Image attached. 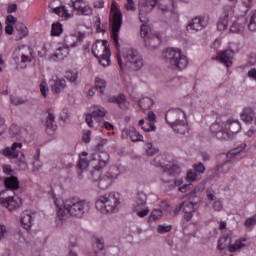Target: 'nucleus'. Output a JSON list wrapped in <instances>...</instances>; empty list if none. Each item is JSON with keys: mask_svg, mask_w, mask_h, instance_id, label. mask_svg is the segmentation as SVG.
<instances>
[{"mask_svg": "<svg viewBox=\"0 0 256 256\" xmlns=\"http://www.w3.org/2000/svg\"><path fill=\"white\" fill-rule=\"evenodd\" d=\"M4 185L6 189L0 193V203L10 212L17 211L23 205V200L19 196H9V191L19 189V180L17 177L11 176L4 180Z\"/></svg>", "mask_w": 256, "mask_h": 256, "instance_id": "f257e3e1", "label": "nucleus"}, {"mask_svg": "<svg viewBox=\"0 0 256 256\" xmlns=\"http://www.w3.org/2000/svg\"><path fill=\"white\" fill-rule=\"evenodd\" d=\"M121 71H139L143 67V56L133 48H126L116 54Z\"/></svg>", "mask_w": 256, "mask_h": 256, "instance_id": "f03ea898", "label": "nucleus"}, {"mask_svg": "<svg viewBox=\"0 0 256 256\" xmlns=\"http://www.w3.org/2000/svg\"><path fill=\"white\" fill-rule=\"evenodd\" d=\"M211 133L220 141H229L241 131V123L237 120H228L226 122L214 123L210 127Z\"/></svg>", "mask_w": 256, "mask_h": 256, "instance_id": "7ed1b4c3", "label": "nucleus"}, {"mask_svg": "<svg viewBox=\"0 0 256 256\" xmlns=\"http://www.w3.org/2000/svg\"><path fill=\"white\" fill-rule=\"evenodd\" d=\"M58 207V217L63 219L70 215V217H83L85 213V201H76L73 199L66 200L62 204L59 200H55Z\"/></svg>", "mask_w": 256, "mask_h": 256, "instance_id": "20e7f679", "label": "nucleus"}, {"mask_svg": "<svg viewBox=\"0 0 256 256\" xmlns=\"http://www.w3.org/2000/svg\"><path fill=\"white\" fill-rule=\"evenodd\" d=\"M121 207V195L119 193L110 192L100 196L96 201V209L107 215L109 213H117Z\"/></svg>", "mask_w": 256, "mask_h": 256, "instance_id": "39448f33", "label": "nucleus"}, {"mask_svg": "<svg viewBox=\"0 0 256 256\" xmlns=\"http://www.w3.org/2000/svg\"><path fill=\"white\" fill-rule=\"evenodd\" d=\"M163 57L166 65L173 71H183L189 65V60L181 52V49L168 48L165 50Z\"/></svg>", "mask_w": 256, "mask_h": 256, "instance_id": "423d86ee", "label": "nucleus"}, {"mask_svg": "<svg viewBox=\"0 0 256 256\" xmlns=\"http://www.w3.org/2000/svg\"><path fill=\"white\" fill-rule=\"evenodd\" d=\"M165 119L168 125L173 127L174 131H177V133H180L181 135H185V133H187L189 125L187 124V115L183 110H168L165 114Z\"/></svg>", "mask_w": 256, "mask_h": 256, "instance_id": "0eeeda50", "label": "nucleus"}, {"mask_svg": "<svg viewBox=\"0 0 256 256\" xmlns=\"http://www.w3.org/2000/svg\"><path fill=\"white\" fill-rule=\"evenodd\" d=\"M21 147H23V143L14 142L11 147H5L2 150V154L4 155V157H8L9 159H18V166L23 171H27V169H29V166L25 161V154H23V152L21 151L17 152V149H21Z\"/></svg>", "mask_w": 256, "mask_h": 256, "instance_id": "6e6552de", "label": "nucleus"}, {"mask_svg": "<svg viewBox=\"0 0 256 256\" xmlns=\"http://www.w3.org/2000/svg\"><path fill=\"white\" fill-rule=\"evenodd\" d=\"M112 13V40L117 49H119V31L123 25V14L117 6H111Z\"/></svg>", "mask_w": 256, "mask_h": 256, "instance_id": "1a4fd4ad", "label": "nucleus"}, {"mask_svg": "<svg viewBox=\"0 0 256 256\" xmlns=\"http://www.w3.org/2000/svg\"><path fill=\"white\" fill-rule=\"evenodd\" d=\"M144 25L141 26L140 35L144 39L145 47L148 49H157L161 44V36L159 34L149 33V26L147 25L148 22H142Z\"/></svg>", "mask_w": 256, "mask_h": 256, "instance_id": "9d476101", "label": "nucleus"}, {"mask_svg": "<svg viewBox=\"0 0 256 256\" xmlns=\"http://www.w3.org/2000/svg\"><path fill=\"white\" fill-rule=\"evenodd\" d=\"M133 211L136 213L137 217L143 219L149 215V208L147 207V194L144 192H139L137 194L135 204L133 206Z\"/></svg>", "mask_w": 256, "mask_h": 256, "instance_id": "9b49d317", "label": "nucleus"}, {"mask_svg": "<svg viewBox=\"0 0 256 256\" xmlns=\"http://www.w3.org/2000/svg\"><path fill=\"white\" fill-rule=\"evenodd\" d=\"M13 59L20 69H25L31 63V56H29V49L25 46L16 48L13 54Z\"/></svg>", "mask_w": 256, "mask_h": 256, "instance_id": "f8f14e48", "label": "nucleus"}, {"mask_svg": "<svg viewBox=\"0 0 256 256\" xmlns=\"http://www.w3.org/2000/svg\"><path fill=\"white\" fill-rule=\"evenodd\" d=\"M65 41L67 46L60 47L57 50V52L52 57L53 61H63V59L69 55V47H77L75 35L67 37Z\"/></svg>", "mask_w": 256, "mask_h": 256, "instance_id": "ddd939ff", "label": "nucleus"}, {"mask_svg": "<svg viewBox=\"0 0 256 256\" xmlns=\"http://www.w3.org/2000/svg\"><path fill=\"white\" fill-rule=\"evenodd\" d=\"M140 15L139 20L141 23H147L149 21V18L147 17V13H150V11H153L155 8V5H157V0H140Z\"/></svg>", "mask_w": 256, "mask_h": 256, "instance_id": "4468645a", "label": "nucleus"}, {"mask_svg": "<svg viewBox=\"0 0 256 256\" xmlns=\"http://www.w3.org/2000/svg\"><path fill=\"white\" fill-rule=\"evenodd\" d=\"M92 55L96 57V59H101L103 56L110 54L111 50H109V43L105 40L97 41L92 46Z\"/></svg>", "mask_w": 256, "mask_h": 256, "instance_id": "2eb2a0df", "label": "nucleus"}, {"mask_svg": "<svg viewBox=\"0 0 256 256\" xmlns=\"http://www.w3.org/2000/svg\"><path fill=\"white\" fill-rule=\"evenodd\" d=\"M233 15V6H224L217 23L218 31H225L229 27V17Z\"/></svg>", "mask_w": 256, "mask_h": 256, "instance_id": "dca6fc26", "label": "nucleus"}, {"mask_svg": "<svg viewBox=\"0 0 256 256\" xmlns=\"http://www.w3.org/2000/svg\"><path fill=\"white\" fill-rule=\"evenodd\" d=\"M74 11H77V15H91L93 9L84 0H71Z\"/></svg>", "mask_w": 256, "mask_h": 256, "instance_id": "f3484780", "label": "nucleus"}, {"mask_svg": "<svg viewBox=\"0 0 256 256\" xmlns=\"http://www.w3.org/2000/svg\"><path fill=\"white\" fill-rule=\"evenodd\" d=\"M207 20L203 17H195L190 21L187 26V31H203L204 27H207Z\"/></svg>", "mask_w": 256, "mask_h": 256, "instance_id": "a211bd4d", "label": "nucleus"}, {"mask_svg": "<svg viewBox=\"0 0 256 256\" xmlns=\"http://www.w3.org/2000/svg\"><path fill=\"white\" fill-rule=\"evenodd\" d=\"M50 87L53 93H63L67 89V81L63 78H52L50 80Z\"/></svg>", "mask_w": 256, "mask_h": 256, "instance_id": "6ab92c4d", "label": "nucleus"}, {"mask_svg": "<svg viewBox=\"0 0 256 256\" xmlns=\"http://www.w3.org/2000/svg\"><path fill=\"white\" fill-rule=\"evenodd\" d=\"M109 103H116V105L120 109H128L129 108V101H127V97L124 94H119L117 96H110L108 98Z\"/></svg>", "mask_w": 256, "mask_h": 256, "instance_id": "aec40b11", "label": "nucleus"}, {"mask_svg": "<svg viewBox=\"0 0 256 256\" xmlns=\"http://www.w3.org/2000/svg\"><path fill=\"white\" fill-rule=\"evenodd\" d=\"M115 179H117V176H113L111 173L107 172L98 180V187L100 189H108V187H111V183H113Z\"/></svg>", "mask_w": 256, "mask_h": 256, "instance_id": "412c9836", "label": "nucleus"}, {"mask_svg": "<svg viewBox=\"0 0 256 256\" xmlns=\"http://www.w3.org/2000/svg\"><path fill=\"white\" fill-rule=\"evenodd\" d=\"M218 58L226 67H231V65H233V51L231 50L219 52Z\"/></svg>", "mask_w": 256, "mask_h": 256, "instance_id": "4be33fe9", "label": "nucleus"}, {"mask_svg": "<svg viewBox=\"0 0 256 256\" xmlns=\"http://www.w3.org/2000/svg\"><path fill=\"white\" fill-rule=\"evenodd\" d=\"M247 25V20L245 18L237 19L230 26L231 33H243L245 31V27Z\"/></svg>", "mask_w": 256, "mask_h": 256, "instance_id": "5701e85b", "label": "nucleus"}, {"mask_svg": "<svg viewBox=\"0 0 256 256\" xmlns=\"http://www.w3.org/2000/svg\"><path fill=\"white\" fill-rule=\"evenodd\" d=\"M240 117L244 123H252L253 119H255V111L250 107L244 108Z\"/></svg>", "mask_w": 256, "mask_h": 256, "instance_id": "b1692460", "label": "nucleus"}, {"mask_svg": "<svg viewBox=\"0 0 256 256\" xmlns=\"http://www.w3.org/2000/svg\"><path fill=\"white\" fill-rule=\"evenodd\" d=\"M163 219V210L161 209H153L150 212V215L147 219V223L151 225V223H157V221H161Z\"/></svg>", "mask_w": 256, "mask_h": 256, "instance_id": "393cba45", "label": "nucleus"}, {"mask_svg": "<svg viewBox=\"0 0 256 256\" xmlns=\"http://www.w3.org/2000/svg\"><path fill=\"white\" fill-rule=\"evenodd\" d=\"M15 29L17 32V36H16L17 41H21V39H23L24 37H27V35L29 34V30L27 29V26H25V24L23 23H18Z\"/></svg>", "mask_w": 256, "mask_h": 256, "instance_id": "a878e982", "label": "nucleus"}, {"mask_svg": "<svg viewBox=\"0 0 256 256\" xmlns=\"http://www.w3.org/2000/svg\"><path fill=\"white\" fill-rule=\"evenodd\" d=\"M20 222L24 229L29 230L33 225V216H31V214L29 213L24 212L20 218Z\"/></svg>", "mask_w": 256, "mask_h": 256, "instance_id": "bb28decb", "label": "nucleus"}, {"mask_svg": "<svg viewBox=\"0 0 256 256\" xmlns=\"http://www.w3.org/2000/svg\"><path fill=\"white\" fill-rule=\"evenodd\" d=\"M231 247V237L229 236H224L219 239L218 244H217V249L219 251H225V249H228Z\"/></svg>", "mask_w": 256, "mask_h": 256, "instance_id": "cd10ccee", "label": "nucleus"}, {"mask_svg": "<svg viewBox=\"0 0 256 256\" xmlns=\"http://www.w3.org/2000/svg\"><path fill=\"white\" fill-rule=\"evenodd\" d=\"M125 133L130 137L131 141L134 143H137V141H143V135L137 131L135 128H131L129 130H126Z\"/></svg>", "mask_w": 256, "mask_h": 256, "instance_id": "c85d7f7f", "label": "nucleus"}, {"mask_svg": "<svg viewBox=\"0 0 256 256\" xmlns=\"http://www.w3.org/2000/svg\"><path fill=\"white\" fill-rule=\"evenodd\" d=\"M109 164V153L107 152H100L98 155V167L100 169H105L107 165Z\"/></svg>", "mask_w": 256, "mask_h": 256, "instance_id": "c756f323", "label": "nucleus"}, {"mask_svg": "<svg viewBox=\"0 0 256 256\" xmlns=\"http://www.w3.org/2000/svg\"><path fill=\"white\" fill-rule=\"evenodd\" d=\"M91 115L93 119H95L96 121H100V119H103V117L107 115V110H105V108H103L102 106H98L92 111Z\"/></svg>", "mask_w": 256, "mask_h": 256, "instance_id": "7c9ffc66", "label": "nucleus"}, {"mask_svg": "<svg viewBox=\"0 0 256 256\" xmlns=\"http://www.w3.org/2000/svg\"><path fill=\"white\" fill-rule=\"evenodd\" d=\"M46 127L52 131L57 130V125L55 124V115L53 112L48 111V116L46 118Z\"/></svg>", "mask_w": 256, "mask_h": 256, "instance_id": "2f4dec72", "label": "nucleus"}, {"mask_svg": "<svg viewBox=\"0 0 256 256\" xmlns=\"http://www.w3.org/2000/svg\"><path fill=\"white\" fill-rule=\"evenodd\" d=\"M156 3L163 12H167L173 7V0H156Z\"/></svg>", "mask_w": 256, "mask_h": 256, "instance_id": "473e14b6", "label": "nucleus"}, {"mask_svg": "<svg viewBox=\"0 0 256 256\" xmlns=\"http://www.w3.org/2000/svg\"><path fill=\"white\" fill-rule=\"evenodd\" d=\"M164 171L170 175H179L181 173V167L175 164H168L164 166Z\"/></svg>", "mask_w": 256, "mask_h": 256, "instance_id": "72a5a7b5", "label": "nucleus"}, {"mask_svg": "<svg viewBox=\"0 0 256 256\" xmlns=\"http://www.w3.org/2000/svg\"><path fill=\"white\" fill-rule=\"evenodd\" d=\"M95 88L101 95L105 93V89H107V82L101 78H96L95 80Z\"/></svg>", "mask_w": 256, "mask_h": 256, "instance_id": "f704fd0d", "label": "nucleus"}, {"mask_svg": "<svg viewBox=\"0 0 256 256\" xmlns=\"http://www.w3.org/2000/svg\"><path fill=\"white\" fill-rule=\"evenodd\" d=\"M78 165L81 171H85V169L89 168V160H87V152H82Z\"/></svg>", "mask_w": 256, "mask_h": 256, "instance_id": "c9c22d12", "label": "nucleus"}, {"mask_svg": "<svg viewBox=\"0 0 256 256\" xmlns=\"http://www.w3.org/2000/svg\"><path fill=\"white\" fill-rule=\"evenodd\" d=\"M243 241H246L245 239L242 240H236L234 244H230L229 251L230 253H235V251H239V249H243L245 247V243Z\"/></svg>", "mask_w": 256, "mask_h": 256, "instance_id": "e433bc0d", "label": "nucleus"}, {"mask_svg": "<svg viewBox=\"0 0 256 256\" xmlns=\"http://www.w3.org/2000/svg\"><path fill=\"white\" fill-rule=\"evenodd\" d=\"M243 241H246L245 239L242 240H236L234 244H230L229 251L230 253H235V251H239V249H243L245 247V243Z\"/></svg>", "mask_w": 256, "mask_h": 256, "instance_id": "4c0bfd02", "label": "nucleus"}, {"mask_svg": "<svg viewBox=\"0 0 256 256\" xmlns=\"http://www.w3.org/2000/svg\"><path fill=\"white\" fill-rule=\"evenodd\" d=\"M102 171L103 168H101V166H95L94 170L90 174V179H92V181H99L101 179Z\"/></svg>", "mask_w": 256, "mask_h": 256, "instance_id": "58836bf2", "label": "nucleus"}, {"mask_svg": "<svg viewBox=\"0 0 256 256\" xmlns=\"http://www.w3.org/2000/svg\"><path fill=\"white\" fill-rule=\"evenodd\" d=\"M173 183H174L175 187H179L178 191H180V193H185L187 191V187H190V185H187V184L183 185V179H181V178H175L173 180Z\"/></svg>", "mask_w": 256, "mask_h": 256, "instance_id": "ea45409f", "label": "nucleus"}, {"mask_svg": "<svg viewBox=\"0 0 256 256\" xmlns=\"http://www.w3.org/2000/svg\"><path fill=\"white\" fill-rule=\"evenodd\" d=\"M63 33V26L60 23L52 24L51 35L52 37H59Z\"/></svg>", "mask_w": 256, "mask_h": 256, "instance_id": "a19ab883", "label": "nucleus"}, {"mask_svg": "<svg viewBox=\"0 0 256 256\" xmlns=\"http://www.w3.org/2000/svg\"><path fill=\"white\" fill-rule=\"evenodd\" d=\"M153 105V100L151 98H142L139 101V107L142 108L143 110H147Z\"/></svg>", "mask_w": 256, "mask_h": 256, "instance_id": "79ce46f5", "label": "nucleus"}, {"mask_svg": "<svg viewBox=\"0 0 256 256\" xmlns=\"http://www.w3.org/2000/svg\"><path fill=\"white\" fill-rule=\"evenodd\" d=\"M27 101V99L19 97V96H11L10 97V103L14 105L15 107L19 105H24V103Z\"/></svg>", "mask_w": 256, "mask_h": 256, "instance_id": "37998d69", "label": "nucleus"}, {"mask_svg": "<svg viewBox=\"0 0 256 256\" xmlns=\"http://www.w3.org/2000/svg\"><path fill=\"white\" fill-rule=\"evenodd\" d=\"M111 53L108 54V52L106 53V55L102 56L101 58H98L99 60V64L102 65V67H108V65H110L111 63Z\"/></svg>", "mask_w": 256, "mask_h": 256, "instance_id": "c03bdc74", "label": "nucleus"}, {"mask_svg": "<svg viewBox=\"0 0 256 256\" xmlns=\"http://www.w3.org/2000/svg\"><path fill=\"white\" fill-rule=\"evenodd\" d=\"M65 79L70 83H75V81H77V72L71 70L66 71Z\"/></svg>", "mask_w": 256, "mask_h": 256, "instance_id": "a18cd8bd", "label": "nucleus"}, {"mask_svg": "<svg viewBox=\"0 0 256 256\" xmlns=\"http://www.w3.org/2000/svg\"><path fill=\"white\" fill-rule=\"evenodd\" d=\"M195 205L196 203H193V202H188L184 204L183 206V212L184 213H193V211H195Z\"/></svg>", "mask_w": 256, "mask_h": 256, "instance_id": "49530a36", "label": "nucleus"}, {"mask_svg": "<svg viewBox=\"0 0 256 256\" xmlns=\"http://www.w3.org/2000/svg\"><path fill=\"white\" fill-rule=\"evenodd\" d=\"M163 156H157L151 161V165L154 167H161L162 169H165V165H163Z\"/></svg>", "mask_w": 256, "mask_h": 256, "instance_id": "de8ad7c7", "label": "nucleus"}, {"mask_svg": "<svg viewBox=\"0 0 256 256\" xmlns=\"http://www.w3.org/2000/svg\"><path fill=\"white\" fill-rule=\"evenodd\" d=\"M159 150L153 148V144L147 143L145 144V152L148 155V157H152L154 153H157Z\"/></svg>", "mask_w": 256, "mask_h": 256, "instance_id": "09e8293b", "label": "nucleus"}, {"mask_svg": "<svg viewBox=\"0 0 256 256\" xmlns=\"http://www.w3.org/2000/svg\"><path fill=\"white\" fill-rule=\"evenodd\" d=\"M159 207L161 211H165L166 213H172L171 205L167 201H161Z\"/></svg>", "mask_w": 256, "mask_h": 256, "instance_id": "8fccbe9b", "label": "nucleus"}, {"mask_svg": "<svg viewBox=\"0 0 256 256\" xmlns=\"http://www.w3.org/2000/svg\"><path fill=\"white\" fill-rule=\"evenodd\" d=\"M171 229H172L171 225H159L157 228V231H158V233L163 235L165 233H169V231H171Z\"/></svg>", "mask_w": 256, "mask_h": 256, "instance_id": "3c124183", "label": "nucleus"}, {"mask_svg": "<svg viewBox=\"0 0 256 256\" xmlns=\"http://www.w3.org/2000/svg\"><path fill=\"white\" fill-rule=\"evenodd\" d=\"M54 13L59 15V17H65L67 15V9L65 6L54 8Z\"/></svg>", "mask_w": 256, "mask_h": 256, "instance_id": "603ef678", "label": "nucleus"}, {"mask_svg": "<svg viewBox=\"0 0 256 256\" xmlns=\"http://www.w3.org/2000/svg\"><path fill=\"white\" fill-rule=\"evenodd\" d=\"M243 147H237L232 149L230 152L227 153V157L229 159H231V157H236V155H239V153H241V151H243Z\"/></svg>", "mask_w": 256, "mask_h": 256, "instance_id": "864d4df0", "label": "nucleus"}, {"mask_svg": "<svg viewBox=\"0 0 256 256\" xmlns=\"http://www.w3.org/2000/svg\"><path fill=\"white\" fill-rule=\"evenodd\" d=\"M94 246L96 247V251H103L105 248V242H103V239H96Z\"/></svg>", "mask_w": 256, "mask_h": 256, "instance_id": "5fc2aeb1", "label": "nucleus"}, {"mask_svg": "<svg viewBox=\"0 0 256 256\" xmlns=\"http://www.w3.org/2000/svg\"><path fill=\"white\" fill-rule=\"evenodd\" d=\"M245 227H253L254 225H256V215L247 218L244 222Z\"/></svg>", "mask_w": 256, "mask_h": 256, "instance_id": "6e6d98bb", "label": "nucleus"}, {"mask_svg": "<svg viewBox=\"0 0 256 256\" xmlns=\"http://www.w3.org/2000/svg\"><path fill=\"white\" fill-rule=\"evenodd\" d=\"M142 129L146 133H150V131H155V129H157V128L154 123L149 122L148 124H145L144 126H142Z\"/></svg>", "mask_w": 256, "mask_h": 256, "instance_id": "4d7b16f0", "label": "nucleus"}, {"mask_svg": "<svg viewBox=\"0 0 256 256\" xmlns=\"http://www.w3.org/2000/svg\"><path fill=\"white\" fill-rule=\"evenodd\" d=\"M183 207H185V202H182L176 206V208L173 210V217H177L181 211H183Z\"/></svg>", "mask_w": 256, "mask_h": 256, "instance_id": "13d9d810", "label": "nucleus"}, {"mask_svg": "<svg viewBox=\"0 0 256 256\" xmlns=\"http://www.w3.org/2000/svg\"><path fill=\"white\" fill-rule=\"evenodd\" d=\"M40 91L43 97H47V93H49V87H47V82H43L40 84Z\"/></svg>", "mask_w": 256, "mask_h": 256, "instance_id": "bf43d9fd", "label": "nucleus"}, {"mask_svg": "<svg viewBox=\"0 0 256 256\" xmlns=\"http://www.w3.org/2000/svg\"><path fill=\"white\" fill-rule=\"evenodd\" d=\"M194 169H195V172L198 173L199 175H201V173H205L206 171L205 165L203 163H199L195 165Z\"/></svg>", "mask_w": 256, "mask_h": 256, "instance_id": "052dcab7", "label": "nucleus"}, {"mask_svg": "<svg viewBox=\"0 0 256 256\" xmlns=\"http://www.w3.org/2000/svg\"><path fill=\"white\" fill-rule=\"evenodd\" d=\"M126 11H134L135 10V2L133 0H127L125 4Z\"/></svg>", "mask_w": 256, "mask_h": 256, "instance_id": "680f3d73", "label": "nucleus"}, {"mask_svg": "<svg viewBox=\"0 0 256 256\" xmlns=\"http://www.w3.org/2000/svg\"><path fill=\"white\" fill-rule=\"evenodd\" d=\"M83 141L84 143H89V141H91V130H85L83 132Z\"/></svg>", "mask_w": 256, "mask_h": 256, "instance_id": "e2e57ef3", "label": "nucleus"}, {"mask_svg": "<svg viewBox=\"0 0 256 256\" xmlns=\"http://www.w3.org/2000/svg\"><path fill=\"white\" fill-rule=\"evenodd\" d=\"M186 179L187 181H197V173L193 171L188 172Z\"/></svg>", "mask_w": 256, "mask_h": 256, "instance_id": "0e129e2a", "label": "nucleus"}, {"mask_svg": "<svg viewBox=\"0 0 256 256\" xmlns=\"http://www.w3.org/2000/svg\"><path fill=\"white\" fill-rule=\"evenodd\" d=\"M155 119H156L155 112L149 111L147 113V121H148V123H155Z\"/></svg>", "mask_w": 256, "mask_h": 256, "instance_id": "69168bd1", "label": "nucleus"}, {"mask_svg": "<svg viewBox=\"0 0 256 256\" xmlns=\"http://www.w3.org/2000/svg\"><path fill=\"white\" fill-rule=\"evenodd\" d=\"M248 77L250 79H254L256 81V69L255 68H251L248 73H247Z\"/></svg>", "mask_w": 256, "mask_h": 256, "instance_id": "338daca9", "label": "nucleus"}, {"mask_svg": "<svg viewBox=\"0 0 256 256\" xmlns=\"http://www.w3.org/2000/svg\"><path fill=\"white\" fill-rule=\"evenodd\" d=\"M248 63L250 65H255L256 64V55L255 54H251L249 57H248Z\"/></svg>", "mask_w": 256, "mask_h": 256, "instance_id": "774afa93", "label": "nucleus"}]
</instances>
